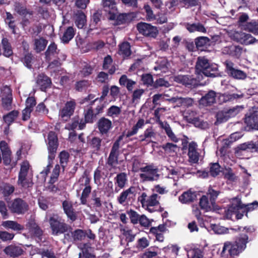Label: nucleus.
<instances>
[{"label": "nucleus", "mask_w": 258, "mask_h": 258, "mask_svg": "<svg viewBox=\"0 0 258 258\" xmlns=\"http://www.w3.org/2000/svg\"><path fill=\"white\" fill-rule=\"evenodd\" d=\"M209 42V38L205 36L199 37L195 39L196 46L199 48L208 45Z\"/></svg>", "instance_id": "a18cd8bd"}, {"label": "nucleus", "mask_w": 258, "mask_h": 258, "mask_svg": "<svg viewBox=\"0 0 258 258\" xmlns=\"http://www.w3.org/2000/svg\"><path fill=\"white\" fill-rule=\"evenodd\" d=\"M72 234L75 240H81L86 236L85 233L83 230L81 229L74 231L72 232Z\"/></svg>", "instance_id": "338daca9"}, {"label": "nucleus", "mask_w": 258, "mask_h": 258, "mask_svg": "<svg viewBox=\"0 0 258 258\" xmlns=\"http://www.w3.org/2000/svg\"><path fill=\"white\" fill-rule=\"evenodd\" d=\"M197 144L194 142L188 145V156L189 161L191 163H197L199 159V154L197 152Z\"/></svg>", "instance_id": "6ab92c4d"}, {"label": "nucleus", "mask_w": 258, "mask_h": 258, "mask_svg": "<svg viewBox=\"0 0 258 258\" xmlns=\"http://www.w3.org/2000/svg\"><path fill=\"white\" fill-rule=\"evenodd\" d=\"M18 115L17 111H12L4 116V120L5 122L10 125L16 118Z\"/></svg>", "instance_id": "3c124183"}, {"label": "nucleus", "mask_w": 258, "mask_h": 258, "mask_svg": "<svg viewBox=\"0 0 258 258\" xmlns=\"http://www.w3.org/2000/svg\"><path fill=\"white\" fill-rule=\"evenodd\" d=\"M175 82L180 83L187 87H192L198 84V80L189 75H178L174 77Z\"/></svg>", "instance_id": "2eb2a0df"}, {"label": "nucleus", "mask_w": 258, "mask_h": 258, "mask_svg": "<svg viewBox=\"0 0 258 258\" xmlns=\"http://www.w3.org/2000/svg\"><path fill=\"white\" fill-rule=\"evenodd\" d=\"M220 172V166L218 163L211 164L210 170V173L212 176L215 177L217 176Z\"/></svg>", "instance_id": "bf43d9fd"}, {"label": "nucleus", "mask_w": 258, "mask_h": 258, "mask_svg": "<svg viewBox=\"0 0 258 258\" xmlns=\"http://www.w3.org/2000/svg\"><path fill=\"white\" fill-rule=\"evenodd\" d=\"M145 125V121L143 119H140L137 123L133 126L131 131H129L126 134V137L128 138L136 135L140 128H142Z\"/></svg>", "instance_id": "58836bf2"}, {"label": "nucleus", "mask_w": 258, "mask_h": 258, "mask_svg": "<svg viewBox=\"0 0 258 258\" xmlns=\"http://www.w3.org/2000/svg\"><path fill=\"white\" fill-rule=\"evenodd\" d=\"M254 142L250 141L249 142L245 143L240 145L238 146V149L240 150H248L251 152H253L254 151Z\"/></svg>", "instance_id": "69168bd1"}, {"label": "nucleus", "mask_w": 258, "mask_h": 258, "mask_svg": "<svg viewBox=\"0 0 258 258\" xmlns=\"http://www.w3.org/2000/svg\"><path fill=\"white\" fill-rule=\"evenodd\" d=\"M142 81L144 85L151 86L153 84V78L150 74H145L142 76Z\"/></svg>", "instance_id": "6e6d98bb"}, {"label": "nucleus", "mask_w": 258, "mask_h": 258, "mask_svg": "<svg viewBox=\"0 0 258 258\" xmlns=\"http://www.w3.org/2000/svg\"><path fill=\"white\" fill-rule=\"evenodd\" d=\"M0 188L5 197L12 194L15 190L14 186L5 183H0Z\"/></svg>", "instance_id": "c03bdc74"}, {"label": "nucleus", "mask_w": 258, "mask_h": 258, "mask_svg": "<svg viewBox=\"0 0 258 258\" xmlns=\"http://www.w3.org/2000/svg\"><path fill=\"white\" fill-rule=\"evenodd\" d=\"M47 149L49 153V157L54 154L58 147V140L55 133L53 132H50L47 137Z\"/></svg>", "instance_id": "dca6fc26"}, {"label": "nucleus", "mask_w": 258, "mask_h": 258, "mask_svg": "<svg viewBox=\"0 0 258 258\" xmlns=\"http://www.w3.org/2000/svg\"><path fill=\"white\" fill-rule=\"evenodd\" d=\"M102 5L104 11L108 14V19L115 20L118 16V11L115 0H102Z\"/></svg>", "instance_id": "6e6552de"}, {"label": "nucleus", "mask_w": 258, "mask_h": 258, "mask_svg": "<svg viewBox=\"0 0 258 258\" xmlns=\"http://www.w3.org/2000/svg\"><path fill=\"white\" fill-rule=\"evenodd\" d=\"M197 194L196 192L189 189L184 192L179 197V201L182 204H187L192 202L196 200Z\"/></svg>", "instance_id": "a878e982"}, {"label": "nucleus", "mask_w": 258, "mask_h": 258, "mask_svg": "<svg viewBox=\"0 0 258 258\" xmlns=\"http://www.w3.org/2000/svg\"><path fill=\"white\" fill-rule=\"evenodd\" d=\"M142 173L140 174L141 179L145 181L157 180L159 177L158 168L150 165L140 168Z\"/></svg>", "instance_id": "20e7f679"}, {"label": "nucleus", "mask_w": 258, "mask_h": 258, "mask_svg": "<svg viewBox=\"0 0 258 258\" xmlns=\"http://www.w3.org/2000/svg\"><path fill=\"white\" fill-rule=\"evenodd\" d=\"M182 169H171L169 170V174L168 177L170 178H173L174 180H176L179 177H182L183 176V173L182 171Z\"/></svg>", "instance_id": "49530a36"}, {"label": "nucleus", "mask_w": 258, "mask_h": 258, "mask_svg": "<svg viewBox=\"0 0 258 258\" xmlns=\"http://www.w3.org/2000/svg\"><path fill=\"white\" fill-rule=\"evenodd\" d=\"M26 228L29 230L30 234L33 235L34 234L40 235L41 233V231L38 227L36 223L31 221L28 222L26 225Z\"/></svg>", "instance_id": "37998d69"}, {"label": "nucleus", "mask_w": 258, "mask_h": 258, "mask_svg": "<svg viewBox=\"0 0 258 258\" xmlns=\"http://www.w3.org/2000/svg\"><path fill=\"white\" fill-rule=\"evenodd\" d=\"M244 121L252 129L258 130V110H253L249 115H246Z\"/></svg>", "instance_id": "f3484780"}, {"label": "nucleus", "mask_w": 258, "mask_h": 258, "mask_svg": "<svg viewBox=\"0 0 258 258\" xmlns=\"http://www.w3.org/2000/svg\"><path fill=\"white\" fill-rule=\"evenodd\" d=\"M90 85V83L86 80L78 82L76 85V88L79 91H82L87 89Z\"/></svg>", "instance_id": "0e129e2a"}, {"label": "nucleus", "mask_w": 258, "mask_h": 258, "mask_svg": "<svg viewBox=\"0 0 258 258\" xmlns=\"http://www.w3.org/2000/svg\"><path fill=\"white\" fill-rule=\"evenodd\" d=\"M248 238L247 235L242 234L233 243L229 241L225 242L220 252V257L221 258H230L232 256L238 255L246 248Z\"/></svg>", "instance_id": "f257e3e1"}, {"label": "nucleus", "mask_w": 258, "mask_h": 258, "mask_svg": "<svg viewBox=\"0 0 258 258\" xmlns=\"http://www.w3.org/2000/svg\"><path fill=\"white\" fill-rule=\"evenodd\" d=\"M47 41L42 37L36 38L34 40V48L37 52L44 50L47 45Z\"/></svg>", "instance_id": "e433bc0d"}, {"label": "nucleus", "mask_w": 258, "mask_h": 258, "mask_svg": "<svg viewBox=\"0 0 258 258\" xmlns=\"http://www.w3.org/2000/svg\"><path fill=\"white\" fill-rule=\"evenodd\" d=\"M0 149L2 153L4 163L5 165H9L11 162V152L5 141L0 142Z\"/></svg>", "instance_id": "412c9836"}, {"label": "nucleus", "mask_w": 258, "mask_h": 258, "mask_svg": "<svg viewBox=\"0 0 258 258\" xmlns=\"http://www.w3.org/2000/svg\"><path fill=\"white\" fill-rule=\"evenodd\" d=\"M1 96L3 107L8 110L10 109L12 101V95L9 86H5L1 88Z\"/></svg>", "instance_id": "4468645a"}, {"label": "nucleus", "mask_w": 258, "mask_h": 258, "mask_svg": "<svg viewBox=\"0 0 258 258\" xmlns=\"http://www.w3.org/2000/svg\"><path fill=\"white\" fill-rule=\"evenodd\" d=\"M145 196V192H142L141 195L138 197V200L142 204L143 208L148 210L150 213L154 211L153 207L158 204V201L157 200L158 195L156 194H153L149 197L148 200L147 202H145V199H143Z\"/></svg>", "instance_id": "0eeeda50"}, {"label": "nucleus", "mask_w": 258, "mask_h": 258, "mask_svg": "<svg viewBox=\"0 0 258 258\" xmlns=\"http://www.w3.org/2000/svg\"><path fill=\"white\" fill-rule=\"evenodd\" d=\"M114 182L116 186L115 190L117 191V187L119 188V190L124 188L127 182L126 174L123 172L118 174L114 178Z\"/></svg>", "instance_id": "c85d7f7f"}, {"label": "nucleus", "mask_w": 258, "mask_h": 258, "mask_svg": "<svg viewBox=\"0 0 258 258\" xmlns=\"http://www.w3.org/2000/svg\"><path fill=\"white\" fill-rule=\"evenodd\" d=\"M2 226L6 229H11L15 231H22L24 227L15 221L7 220L3 221Z\"/></svg>", "instance_id": "cd10ccee"}, {"label": "nucleus", "mask_w": 258, "mask_h": 258, "mask_svg": "<svg viewBox=\"0 0 258 258\" xmlns=\"http://www.w3.org/2000/svg\"><path fill=\"white\" fill-rule=\"evenodd\" d=\"M75 32L72 27H69L64 32L61 37V40L63 43L69 42L74 36Z\"/></svg>", "instance_id": "a19ab883"}, {"label": "nucleus", "mask_w": 258, "mask_h": 258, "mask_svg": "<svg viewBox=\"0 0 258 258\" xmlns=\"http://www.w3.org/2000/svg\"><path fill=\"white\" fill-rule=\"evenodd\" d=\"M98 126L102 134H106L111 128L112 122L108 119L102 117L98 121Z\"/></svg>", "instance_id": "bb28decb"}, {"label": "nucleus", "mask_w": 258, "mask_h": 258, "mask_svg": "<svg viewBox=\"0 0 258 258\" xmlns=\"http://www.w3.org/2000/svg\"><path fill=\"white\" fill-rule=\"evenodd\" d=\"M79 182L82 183L81 184L85 186V188L83 189L80 197L81 203L82 205H86L87 199L92 189L91 186L90 185V179L87 176L84 175L80 178Z\"/></svg>", "instance_id": "1a4fd4ad"}, {"label": "nucleus", "mask_w": 258, "mask_h": 258, "mask_svg": "<svg viewBox=\"0 0 258 258\" xmlns=\"http://www.w3.org/2000/svg\"><path fill=\"white\" fill-rule=\"evenodd\" d=\"M243 96V94H236L233 93L231 94H220L218 96L219 99H220V102H225L229 101H232L235 99L241 98Z\"/></svg>", "instance_id": "4c0bfd02"}, {"label": "nucleus", "mask_w": 258, "mask_h": 258, "mask_svg": "<svg viewBox=\"0 0 258 258\" xmlns=\"http://www.w3.org/2000/svg\"><path fill=\"white\" fill-rule=\"evenodd\" d=\"M9 209L12 213L21 214L28 210V205L22 200L16 199L9 205Z\"/></svg>", "instance_id": "f8f14e48"}, {"label": "nucleus", "mask_w": 258, "mask_h": 258, "mask_svg": "<svg viewBox=\"0 0 258 258\" xmlns=\"http://www.w3.org/2000/svg\"><path fill=\"white\" fill-rule=\"evenodd\" d=\"M62 207L67 217L72 221H74L76 218V214L74 212L72 203L68 200H65L62 203Z\"/></svg>", "instance_id": "5701e85b"}, {"label": "nucleus", "mask_w": 258, "mask_h": 258, "mask_svg": "<svg viewBox=\"0 0 258 258\" xmlns=\"http://www.w3.org/2000/svg\"><path fill=\"white\" fill-rule=\"evenodd\" d=\"M217 94L214 91H210L204 96L202 97L199 101L200 105L203 106H209L213 104L216 102Z\"/></svg>", "instance_id": "b1692460"}, {"label": "nucleus", "mask_w": 258, "mask_h": 258, "mask_svg": "<svg viewBox=\"0 0 258 258\" xmlns=\"http://www.w3.org/2000/svg\"><path fill=\"white\" fill-rule=\"evenodd\" d=\"M175 103L176 106L188 107L192 105L194 100L191 98L173 97L169 100Z\"/></svg>", "instance_id": "393cba45"}, {"label": "nucleus", "mask_w": 258, "mask_h": 258, "mask_svg": "<svg viewBox=\"0 0 258 258\" xmlns=\"http://www.w3.org/2000/svg\"><path fill=\"white\" fill-rule=\"evenodd\" d=\"M101 17V13L99 11H96L93 14L91 19L92 23L90 25L88 32L90 33L92 31L96 30L97 31L94 33L100 34L105 33L104 31L106 30L105 29H101L100 30H98V28L96 27V25L100 21Z\"/></svg>", "instance_id": "a211bd4d"}, {"label": "nucleus", "mask_w": 258, "mask_h": 258, "mask_svg": "<svg viewBox=\"0 0 258 258\" xmlns=\"http://www.w3.org/2000/svg\"><path fill=\"white\" fill-rule=\"evenodd\" d=\"M4 251L6 254L10 256L16 257L22 254L23 250L20 246L11 245L6 247Z\"/></svg>", "instance_id": "473e14b6"}, {"label": "nucleus", "mask_w": 258, "mask_h": 258, "mask_svg": "<svg viewBox=\"0 0 258 258\" xmlns=\"http://www.w3.org/2000/svg\"><path fill=\"white\" fill-rule=\"evenodd\" d=\"M49 222L52 230V234L58 235L65 232L68 229V226L63 222H60L57 218L51 217Z\"/></svg>", "instance_id": "9d476101"}, {"label": "nucleus", "mask_w": 258, "mask_h": 258, "mask_svg": "<svg viewBox=\"0 0 258 258\" xmlns=\"http://www.w3.org/2000/svg\"><path fill=\"white\" fill-rule=\"evenodd\" d=\"M188 255L192 258H202L203 256L202 251L199 248L191 249L188 251Z\"/></svg>", "instance_id": "774afa93"}, {"label": "nucleus", "mask_w": 258, "mask_h": 258, "mask_svg": "<svg viewBox=\"0 0 258 258\" xmlns=\"http://www.w3.org/2000/svg\"><path fill=\"white\" fill-rule=\"evenodd\" d=\"M210 227L215 234H223L228 233L227 228L219 225L211 224Z\"/></svg>", "instance_id": "09e8293b"}, {"label": "nucleus", "mask_w": 258, "mask_h": 258, "mask_svg": "<svg viewBox=\"0 0 258 258\" xmlns=\"http://www.w3.org/2000/svg\"><path fill=\"white\" fill-rule=\"evenodd\" d=\"M36 83L42 91H45L46 88L50 86L51 81L46 75L40 74L37 77Z\"/></svg>", "instance_id": "c756f323"}, {"label": "nucleus", "mask_w": 258, "mask_h": 258, "mask_svg": "<svg viewBox=\"0 0 258 258\" xmlns=\"http://www.w3.org/2000/svg\"><path fill=\"white\" fill-rule=\"evenodd\" d=\"M60 171V166L58 164H56L53 169L51 176L50 177V182L53 183L57 180Z\"/></svg>", "instance_id": "e2e57ef3"}, {"label": "nucleus", "mask_w": 258, "mask_h": 258, "mask_svg": "<svg viewBox=\"0 0 258 258\" xmlns=\"http://www.w3.org/2000/svg\"><path fill=\"white\" fill-rule=\"evenodd\" d=\"M230 205L228 209L224 210L225 214V218L228 219H231L233 215H235L236 219H240L243 216L244 204L241 203V198L237 196L233 198L230 201Z\"/></svg>", "instance_id": "7ed1b4c3"}, {"label": "nucleus", "mask_w": 258, "mask_h": 258, "mask_svg": "<svg viewBox=\"0 0 258 258\" xmlns=\"http://www.w3.org/2000/svg\"><path fill=\"white\" fill-rule=\"evenodd\" d=\"M121 112V109L116 106L113 105L111 106L108 110V116L113 117H117Z\"/></svg>", "instance_id": "052dcab7"}, {"label": "nucleus", "mask_w": 258, "mask_h": 258, "mask_svg": "<svg viewBox=\"0 0 258 258\" xmlns=\"http://www.w3.org/2000/svg\"><path fill=\"white\" fill-rule=\"evenodd\" d=\"M225 64L227 73L230 76L238 80H243L246 78V73L241 70L234 68L233 62L226 61Z\"/></svg>", "instance_id": "ddd939ff"}, {"label": "nucleus", "mask_w": 258, "mask_h": 258, "mask_svg": "<svg viewBox=\"0 0 258 258\" xmlns=\"http://www.w3.org/2000/svg\"><path fill=\"white\" fill-rule=\"evenodd\" d=\"M156 136V134L154 132L152 127H149L147 128L144 133L143 138L141 139V141H145L146 139L148 140L149 139H155Z\"/></svg>", "instance_id": "5fc2aeb1"}, {"label": "nucleus", "mask_w": 258, "mask_h": 258, "mask_svg": "<svg viewBox=\"0 0 258 258\" xmlns=\"http://www.w3.org/2000/svg\"><path fill=\"white\" fill-rule=\"evenodd\" d=\"M136 188L134 186H131L128 189L123 191L117 198V201L120 204H123L125 202L135 196Z\"/></svg>", "instance_id": "aec40b11"}, {"label": "nucleus", "mask_w": 258, "mask_h": 258, "mask_svg": "<svg viewBox=\"0 0 258 258\" xmlns=\"http://www.w3.org/2000/svg\"><path fill=\"white\" fill-rule=\"evenodd\" d=\"M5 21H6V23L9 25V27L11 29H12L13 33H15V25L14 24V21L13 20V16L10 13L7 12L6 13Z\"/></svg>", "instance_id": "13d9d810"}, {"label": "nucleus", "mask_w": 258, "mask_h": 258, "mask_svg": "<svg viewBox=\"0 0 258 258\" xmlns=\"http://www.w3.org/2000/svg\"><path fill=\"white\" fill-rule=\"evenodd\" d=\"M74 20L76 26L79 29H83L86 25V16L81 11H78L74 14Z\"/></svg>", "instance_id": "4be33fe9"}, {"label": "nucleus", "mask_w": 258, "mask_h": 258, "mask_svg": "<svg viewBox=\"0 0 258 258\" xmlns=\"http://www.w3.org/2000/svg\"><path fill=\"white\" fill-rule=\"evenodd\" d=\"M29 163L28 161H24L21 165V169L19 174V177L20 178V179L24 176H27L28 174V171L29 169Z\"/></svg>", "instance_id": "603ef678"}, {"label": "nucleus", "mask_w": 258, "mask_h": 258, "mask_svg": "<svg viewBox=\"0 0 258 258\" xmlns=\"http://www.w3.org/2000/svg\"><path fill=\"white\" fill-rule=\"evenodd\" d=\"M137 28L140 34L146 37L155 38L158 34V30L156 27L147 23H138Z\"/></svg>", "instance_id": "39448f33"}, {"label": "nucleus", "mask_w": 258, "mask_h": 258, "mask_svg": "<svg viewBox=\"0 0 258 258\" xmlns=\"http://www.w3.org/2000/svg\"><path fill=\"white\" fill-rule=\"evenodd\" d=\"M76 106L74 100L67 101L64 107L59 110V115L64 120L67 121L74 113Z\"/></svg>", "instance_id": "9b49d317"}, {"label": "nucleus", "mask_w": 258, "mask_h": 258, "mask_svg": "<svg viewBox=\"0 0 258 258\" xmlns=\"http://www.w3.org/2000/svg\"><path fill=\"white\" fill-rule=\"evenodd\" d=\"M229 35L232 39L244 45L251 44L256 41L250 34L241 31L232 32Z\"/></svg>", "instance_id": "423d86ee"}, {"label": "nucleus", "mask_w": 258, "mask_h": 258, "mask_svg": "<svg viewBox=\"0 0 258 258\" xmlns=\"http://www.w3.org/2000/svg\"><path fill=\"white\" fill-rule=\"evenodd\" d=\"M69 154L68 152L61 151L59 155V161L61 166L64 168L67 164L69 160Z\"/></svg>", "instance_id": "4d7b16f0"}, {"label": "nucleus", "mask_w": 258, "mask_h": 258, "mask_svg": "<svg viewBox=\"0 0 258 258\" xmlns=\"http://www.w3.org/2000/svg\"><path fill=\"white\" fill-rule=\"evenodd\" d=\"M119 53L123 57H128L131 54V46L128 42H123L119 46Z\"/></svg>", "instance_id": "79ce46f5"}, {"label": "nucleus", "mask_w": 258, "mask_h": 258, "mask_svg": "<svg viewBox=\"0 0 258 258\" xmlns=\"http://www.w3.org/2000/svg\"><path fill=\"white\" fill-rule=\"evenodd\" d=\"M160 64L154 67V70L156 71L160 70L162 72H166L168 69L169 63L166 59L162 58L159 62Z\"/></svg>", "instance_id": "8fccbe9b"}, {"label": "nucleus", "mask_w": 258, "mask_h": 258, "mask_svg": "<svg viewBox=\"0 0 258 258\" xmlns=\"http://www.w3.org/2000/svg\"><path fill=\"white\" fill-rule=\"evenodd\" d=\"M218 66L210 63L205 57H199L196 66V73L198 81L203 78V75L206 77H215L218 76Z\"/></svg>", "instance_id": "f03ea898"}, {"label": "nucleus", "mask_w": 258, "mask_h": 258, "mask_svg": "<svg viewBox=\"0 0 258 258\" xmlns=\"http://www.w3.org/2000/svg\"><path fill=\"white\" fill-rule=\"evenodd\" d=\"M214 202L210 200V202L209 201L208 198L207 196H203L200 200L199 204L202 209L204 210L206 212H209L212 210Z\"/></svg>", "instance_id": "72a5a7b5"}, {"label": "nucleus", "mask_w": 258, "mask_h": 258, "mask_svg": "<svg viewBox=\"0 0 258 258\" xmlns=\"http://www.w3.org/2000/svg\"><path fill=\"white\" fill-rule=\"evenodd\" d=\"M145 90L143 89L135 90L133 93L132 100L134 102H138L141 99V96L144 93Z\"/></svg>", "instance_id": "680f3d73"}, {"label": "nucleus", "mask_w": 258, "mask_h": 258, "mask_svg": "<svg viewBox=\"0 0 258 258\" xmlns=\"http://www.w3.org/2000/svg\"><path fill=\"white\" fill-rule=\"evenodd\" d=\"M186 29L190 32L193 33L198 31L203 33H206L207 30L204 25L200 23L190 24L186 23L184 24Z\"/></svg>", "instance_id": "2f4dec72"}, {"label": "nucleus", "mask_w": 258, "mask_h": 258, "mask_svg": "<svg viewBox=\"0 0 258 258\" xmlns=\"http://www.w3.org/2000/svg\"><path fill=\"white\" fill-rule=\"evenodd\" d=\"M2 44L3 52H2L0 49V55L3 54L5 56L8 57L11 56L13 52L11 44L8 40L7 38H3L2 41Z\"/></svg>", "instance_id": "f704fd0d"}, {"label": "nucleus", "mask_w": 258, "mask_h": 258, "mask_svg": "<svg viewBox=\"0 0 258 258\" xmlns=\"http://www.w3.org/2000/svg\"><path fill=\"white\" fill-rule=\"evenodd\" d=\"M18 184L23 187L28 188L32 186L33 182L30 178H27L26 176H24L21 179L18 177Z\"/></svg>", "instance_id": "864d4df0"}, {"label": "nucleus", "mask_w": 258, "mask_h": 258, "mask_svg": "<svg viewBox=\"0 0 258 258\" xmlns=\"http://www.w3.org/2000/svg\"><path fill=\"white\" fill-rule=\"evenodd\" d=\"M58 52L59 50L56 45L54 43H51L45 53L46 59L49 60L53 57H56Z\"/></svg>", "instance_id": "c9c22d12"}, {"label": "nucleus", "mask_w": 258, "mask_h": 258, "mask_svg": "<svg viewBox=\"0 0 258 258\" xmlns=\"http://www.w3.org/2000/svg\"><path fill=\"white\" fill-rule=\"evenodd\" d=\"M162 127L165 130L166 134L173 142L176 143L178 141V139L176 137L174 133L172 132L169 125L165 123V124L162 123Z\"/></svg>", "instance_id": "de8ad7c7"}, {"label": "nucleus", "mask_w": 258, "mask_h": 258, "mask_svg": "<svg viewBox=\"0 0 258 258\" xmlns=\"http://www.w3.org/2000/svg\"><path fill=\"white\" fill-rule=\"evenodd\" d=\"M179 248L176 245H168L162 250L165 253V258H175L178 254Z\"/></svg>", "instance_id": "7c9ffc66"}, {"label": "nucleus", "mask_w": 258, "mask_h": 258, "mask_svg": "<svg viewBox=\"0 0 258 258\" xmlns=\"http://www.w3.org/2000/svg\"><path fill=\"white\" fill-rule=\"evenodd\" d=\"M112 59L111 57L108 55L105 57L103 61V68L104 70H109V73L112 74L114 73L115 69L114 67H112Z\"/></svg>", "instance_id": "ea45409f"}]
</instances>
